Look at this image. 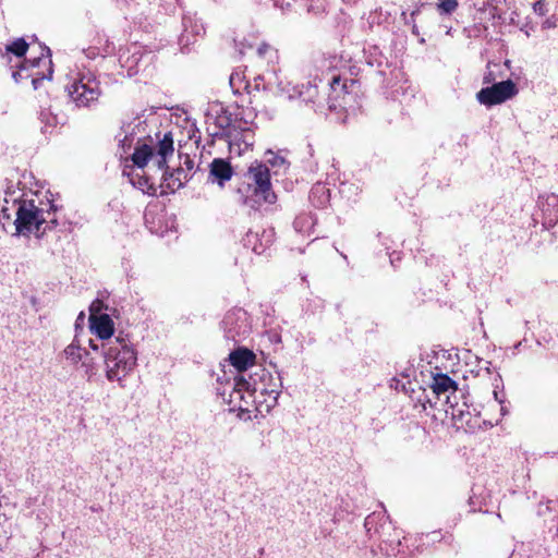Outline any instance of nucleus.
I'll return each mask as SVG.
<instances>
[{"instance_id":"f257e3e1","label":"nucleus","mask_w":558,"mask_h":558,"mask_svg":"<svg viewBox=\"0 0 558 558\" xmlns=\"http://www.w3.org/2000/svg\"><path fill=\"white\" fill-rule=\"evenodd\" d=\"M1 208V219L3 228L12 225L15 235L29 236L34 234L40 236L48 227V219L51 216L49 204L37 202L35 198L13 199L9 207V201Z\"/></svg>"},{"instance_id":"f03ea898","label":"nucleus","mask_w":558,"mask_h":558,"mask_svg":"<svg viewBox=\"0 0 558 558\" xmlns=\"http://www.w3.org/2000/svg\"><path fill=\"white\" fill-rule=\"evenodd\" d=\"M7 50L17 57H22L27 52L29 53L25 62L28 64V68L35 70L29 75L35 88L39 81L50 80L52 77L53 70L50 49L41 46L36 39H33V41L28 44L23 38H19L11 45H8Z\"/></svg>"},{"instance_id":"7ed1b4c3","label":"nucleus","mask_w":558,"mask_h":558,"mask_svg":"<svg viewBox=\"0 0 558 558\" xmlns=\"http://www.w3.org/2000/svg\"><path fill=\"white\" fill-rule=\"evenodd\" d=\"M137 355L130 343L122 338L112 341L106 352V376L109 380L121 381L135 367Z\"/></svg>"},{"instance_id":"20e7f679","label":"nucleus","mask_w":558,"mask_h":558,"mask_svg":"<svg viewBox=\"0 0 558 558\" xmlns=\"http://www.w3.org/2000/svg\"><path fill=\"white\" fill-rule=\"evenodd\" d=\"M174 153L173 138L171 133H166L159 140L156 148L145 144L137 143L132 155V161L138 168H144L151 163L156 170H163L167 166L168 158L172 157Z\"/></svg>"},{"instance_id":"39448f33","label":"nucleus","mask_w":558,"mask_h":558,"mask_svg":"<svg viewBox=\"0 0 558 558\" xmlns=\"http://www.w3.org/2000/svg\"><path fill=\"white\" fill-rule=\"evenodd\" d=\"M248 174L250 178L255 183V204H274L277 197L275 193L271 191L270 174L268 167L259 161H254L248 168Z\"/></svg>"},{"instance_id":"423d86ee","label":"nucleus","mask_w":558,"mask_h":558,"mask_svg":"<svg viewBox=\"0 0 558 558\" xmlns=\"http://www.w3.org/2000/svg\"><path fill=\"white\" fill-rule=\"evenodd\" d=\"M69 95L77 106H88L98 99V83L92 74L82 75L69 87Z\"/></svg>"},{"instance_id":"0eeeda50","label":"nucleus","mask_w":558,"mask_h":558,"mask_svg":"<svg viewBox=\"0 0 558 558\" xmlns=\"http://www.w3.org/2000/svg\"><path fill=\"white\" fill-rule=\"evenodd\" d=\"M515 94V85L512 81L508 80L481 89L477 94V99L481 104L493 106L506 101Z\"/></svg>"},{"instance_id":"6e6552de","label":"nucleus","mask_w":558,"mask_h":558,"mask_svg":"<svg viewBox=\"0 0 558 558\" xmlns=\"http://www.w3.org/2000/svg\"><path fill=\"white\" fill-rule=\"evenodd\" d=\"M256 390L251 391L250 385L244 378H239L230 395V402L242 411H250V405L255 400Z\"/></svg>"},{"instance_id":"1a4fd4ad","label":"nucleus","mask_w":558,"mask_h":558,"mask_svg":"<svg viewBox=\"0 0 558 558\" xmlns=\"http://www.w3.org/2000/svg\"><path fill=\"white\" fill-rule=\"evenodd\" d=\"M89 329L99 339L107 340L113 336L114 323L108 314L89 315Z\"/></svg>"},{"instance_id":"9d476101","label":"nucleus","mask_w":558,"mask_h":558,"mask_svg":"<svg viewBox=\"0 0 558 558\" xmlns=\"http://www.w3.org/2000/svg\"><path fill=\"white\" fill-rule=\"evenodd\" d=\"M229 360L239 372H243L254 365L255 354L247 349H238L230 353Z\"/></svg>"},{"instance_id":"9b49d317","label":"nucleus","mask_w":558,"mask_h":558,"mask_svg":"<svg viewBox=\"0 0 558 558\" xmlns=\"http://www.w3.org/2000/svg\"><path fill=\"white\" fill-rule=\"evenodd\" d=\"M430 388L437 396L454 392L457 390L456 383L447 375L437 374L433 377Z\"/></svg>"},{"instance_id":"f8f14e48","label":"nucleus","mask_w":558,"mask_h":558,"mask_svg":"<svg viewBox=\"0 0 558 558\" xmlns=\"http://www.w3.org/2000/svg\"><path fill=\"white\" fill-rule=\"evenodd\" d=\"M210 173L220 180V185L232 177V168L229 162L223 159H215L210 166Z\"/></svg>"},{"instance_id":"ddd939ff","label":"nucleus","mask_w":558,"mask_h":558,"mask_svg":"<svg viewBox=\"0 0 558 558\" xmlns=\"http://www.w3.org/2000/svg\"><path fill=\"white\" fill-rule=\"evenodd\" d=\"M63 354L65 356V359L71 362L72 364H77L82 357H83V353H82V349L81 347L77 344V343H70L63 351Z\"/></svg>"},{"instance_id":"4468645a","label":"nucleus","mask_w":558,"mask_h":558,"mask_svg":"<svg viewBox=\"0 0 558 558\" xmlns=\"http://www.w3.org/2000/svg\"><path fill=\"white\" fill-rule=\"evenodd\" d=\"M458 8L457 0H439L438 10L441 13L450 14Z\"/></svg>"},{"instance_id":"2eb2a0df","label":"nucleus","mask_w":558,"mask_h":558,"mask_svg":"<svg viewBox=\"0 0 558 558\" xmlns=\"http://www.w3.org/2000/svg\"><path fill=\"white\" fill-rule=\"evenodd\" d=\"M534 12L539 15H545L547 13V3L545 0H538L534 3Z\"/></svg>"},{"instance_id":"dca6fc26","label":"nucleus","mask_w":558,"mask_h":558,"mask_svg":"<svg viewBox=\"0 0 558 558\" xmlns=\"http://www.w3.org/2000/svg\"><path fill=\"white\" fill-rule=\"evenodd\" d=\"M93 312H94V314H102L101 313V302L95 301L92 303V305L89 307V315H93Z\"/></svg>"},{"instance_id":"f3484780","label":"nucleus","mask_w":558,"mask_h":558,"mask_svg":"<svg viewBox=\"0 0 558 558\" xmlns=\"http://www.w3.org/2000/svg\"><path fill=\"white\" fill-rule=\"evenodd\" d=\"M269 397L271 398L272 403H275L277 401L278 392L276 390H271Z\"/></svg>"},{"instance_id":"a211bd4d","label":"nucleus","mask_w":558,"mask_h":558,"mask_svg":"<svg viewBox=\"0 0 558 558\" xmlns=\"http://www.w3.org/2000/svg\"><path fill=\"white\" fill-rule=\"evenodd\" d=\"M20 77H21V73L20 72H14L13 73V78H14L15 82H19Z\"/></svg>"},{"instance_id":"6ab92c4d","label":"nucleus","mask_w":558,"mask_h":558,"mask_svg":"<svg viewBox=\"0 0 558 558\" xmlns=\"http://www.w3.org/2000/svg\"><path fill=\"white\" fill-rule=\"evenodd\" d=\"M89 345L90 348L94 350V351H97L98 350V345L95 344L92 340L89 341Z\"/></svg>"},{"instance_id":"aec40b11","label":"nucleus","mask_w":558,"mask_h":558,"mask_svg":"<svg viewBox=\"0 0 558 558\" xmlns=\"http://www.w3.org/2000/svg\"><path fill=\"white\" fill-rule=\"evenodd\" d=\"M338 83H339V77H337V76H336V77H333V78H332V85L338 84Z\"/></svg>"}]
</instances>
